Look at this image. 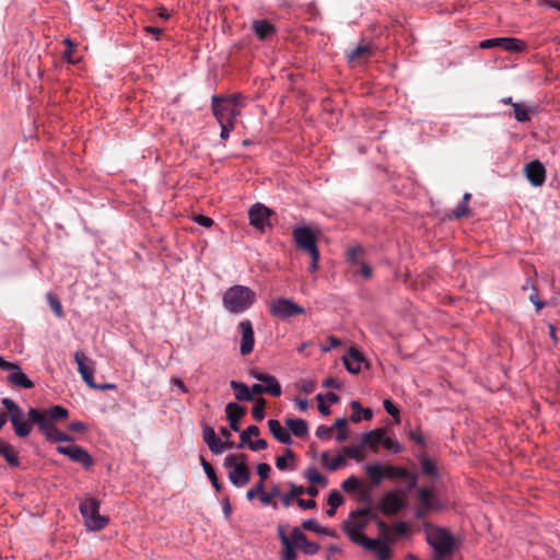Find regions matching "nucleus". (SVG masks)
I'll use <instances>...</instances> for the list:
<instances>
[{"label": "nucleus", "instance_id": "f257e3e1", "mask_svg": "<svg viewBox=\"0 0 560 560\" xmlns=\"http://www.w3.org/2000/svg\"><path fill=\"white\" fill-rule=\"evenodd\" d=\"M2 405L10 415L13 430L19 438L31 434L33 424L38 427L39 432L49 442H73L74 438L63 433L56 427V422L66 420L69 416L67 408L56 405L48 409L30 408L27 411L28 421L24 420L22 409L10 398H3Z\"/></svg>", "mask_w": 560, "mask_h": 560}, {"label": "nucleus", "instance_id": "f03ea898", "mask_svg": "<svg viewBox=\"0 0 560 560\" xmlns=\"http://www.w3.org/2000/svg\"><path fill=\"white\" fill-rule=\"evenodd\" d=\"M427 542L433 550V560H450L456 550V541L453 534L440 526L427 523L424 524Z\"/></svg>", "mask_w": 560, "mask_h": 560}, {"label": "nucleus", "instance_id": "7ed1b4c3", "mask_svg": "<svg viewBox=\"0 0 560 560\" xmlns=\"http://www.w3.org/2000/svg\"><path fill=\"white\" fill-rule=\"evenodd\" d=\"M375 520H377V514L370 506H365L352 511L348 518L343 521L341 527L353 544L361 546L365 542V539H370L362 532L371 521Z\"/></svg>", "mask_w": 560, "mask_h": 560}, {"label": "nucleus", "instance_id": "20e7f679", "mask_svg": "<svg viewBox=\"0 0 560 560\" xmlns=\"http://www.w3.org/2000/svg\"><path fill=\"white\" fill-rule=\"evenodd\" d=\"M255 302L256 293L242 284L229 288L222 296V304L231 314H242L249 310Z\"/></svg>", "mask_w": 560, "mask_h": 560}, {"label": "nucleus", "instance_id": "39448f33", "mask_svg": "<svg viewBox=\"0 0 560 560\" xmlns=\"http://www.w3.org/2000/svg\"><path fill=\"white\" fill-rule=\"evenodd\" d=\"M223 466L229 469V480L234 487L242 488L250 480V470L247 466V455L230 454L224 458Z\"/></svg>", "mask_w": 560, "mask_h": 560}, {"label": "nucleus", "instance_id": "423d86ee", "mask_svg": "<svg viewBox=\"0 0 560 560\" xmlns=\"http://www.w3.org/2000/svg\"><path fill=\"white\" fill-rule=\"evenodd\" d=\"M100 501L95 498H86L79 505L80 513L89 530H101L109 522L107 516L100 514Z\"/></svg>", "mask_w": 560, "mask_h": 560}, {"label": "nucleus", "instance_id": "0eeeda50", "mask_svg": "<svg viewBox=\"0 0 560 560\" xmlns=\"http://www.w3.org/2000/svg\"><path fill=\"white\" fill-rule=\"evenodd\" d=\"M269 312L273 317L289 319L296 315H303L305 308L287 298H278L270 303Z\"/></svg>", "mask_w": 560, "mask_h": 560}, {"label": "nucleus", "instance_id": "6e6552de", "mask_svg": "<svg viewBox=\"0 0 560 560\" xmlns=\"http://www.w3.org/2000/svg\"><path fill=\"white\" fill-rule=\"evenodd\" d=\"M0 370L9 371L7 381L15 387L31 389L34 387V383L27 377V375L20 369L16 363L5 361L0 355Z\"/></svg>", "mask_w": 560, "mask_h": 560}, {"label": "nucleus", "instance_id": "1a4fd4ad", "mask_svg": "<svg viewBox=\"0 0 560 560\" xmlns=\"http://www.w3.org/2000/svg\"><path fill=\"white\" fill-rule=\"evenodd\" d=\"M212 112L218 122L224 124H235V119L240 115V109L235 108L231 103H226L223 96L219 95L212 96Z\"/></svg>", "mask_w": 560, "mask_h": 560}, {"label": "nucleus", "instance_id": "9d476101", "mask_svg": "<svg viewBox=\"0 0 560 560\" xmlns=\"http://www.w3.org/2000/svg\"><path fill=\"white\" fill-rule=\"evenodd\" d=\"M293 240L296 247L307 254L319 252L316 243V235L307 226H299L293 230Z\"/></svg>", "mask_w": 560, "mask_h": 560}, {"label": "nucleus", "instance_id": "9b49d317", "mask_svg": "<svg viewBox=\"0 0 560 560\" xmlns=\"http://www.w3.org/2000/svg\"><path fill=\"white\" fill-rule=\"evenodd\" d=\"M56 451L68 456L72 462L81 464L85 469H90L94 464L93 457L82 446L75 444L58 445Z\"/></svg>", "mask_w": 560, "mask_h": 560}, {"label": "nucleus", "instance_id": "f8f14e48", "mask_svg": "<svg viewBox=\"0 0 560 560\" xmlns=\"http://www.w3.org/2000/svg\"><path fill=\"white\" fill-rule=\"evenodd\" d=\"M74 361L78 364V372L84 383L90 388L96 387L94 382V363L81 351H75Z\"/></svg>", "mask_w": 560, "mask_h": 560}, {"label": "nucleus", "instance_id": "ddd939ff", "mask_svg": "<svg viewBox=\"0 0 560 560\" xmlns=\"http://www.w3.org/2000/svg\"><path fill=\"white\" fill-rule=\"evenodd\" d=\"M271 214L272 211L261 203L254 205L248 211L250 224L260 231H262L266 226H271Z\"/></svg>", "mask_w": 560, "mask_h": 560}, {"label": "nucleus", "instance_id": "4468645a", "mask_svg": "<svg viewBox=\"0 0 560 560\" xmlns=\"http://www.w3.org/2000/svg\"><path fill=\"white\" fill-rule=\"evenodd\" d=\"M375 46L372 43L360 44L347 55V60L351 67L361 66L368 62L374 55Z\"/></svg>", "mask_w": 560, "mask_h": 560}, {"label": "nucleus", "instance_id": "2eb2a0df", "mask_svg": "<svg viewBox=\"0 0 560 560\" xmlns=\"http://www.w3.org/2000/svg\"><path fill=\"white\" fill-rule=\"evenodd\" d=\"M405 505L404 498L397 492L386 493L378 503V509L385 515L398 513Z\"/></svg>", "mask_w": 560, "mask_h": 560}, {"label": "nucleus", "instance_id": "dca6fc26", "mask_svg": "<svg viewBox=\"0 0 560 560\" xmlns=\"http://www.w3.org/2000/svg\"><path fill=\"white\" fill-rule=\"evenodd\" d=\"M238 328L242 334L240 350L243 355H247L253 351L255 346L253 325L250 320L245 319L238 324Z\"/></svg>", "mask_w": 560, "mask_h": 560}, {"label": "nucleus", "instance_id": "f3484780", "mask_svg": "<svg viewBox=\"0 0 560 560\" xmlns=\"http://www.w3.org/2000/svg\"><path fill=\"white\" fill-rule=\"evenodd\" d=\"M525 175L533 186L539 187L546 180V168L541 162L532 161L525 166Z\"/></svg>", "mask_w": 560, "mask_h": 560}, {"label": "nucleus", "instance_id": "a211bd4d", "mask_svg": "<svg viewBox=\"0 0 560 560\" xmlns=\"http://www.w3.org/2000/svg\"><path fill=\"white\" fill-rule=\"evenodd\" d=\"M363 363L368 365L364 355L357 348H350L347 355L343 357V364L352 374H358Z\"/></svg>", "mask_w": 560, "mask_h": 560}, {"label": "nucleus", "instance_id": "6ab92c4d", "mask_svg": "<svg viewBox=\"0 0 560 560\" xmlns=\"http://www.w3.org/2000/svg\"><path fill=\"white\" fill-rule=\"evenodd\" d=\"M291 537L296 548H300L306 555H315L319 549L317 544L307 540L306 535L299 527L292 529Z\"/></svg>", "mask_w": 560, "mask_h": 560}, {"label": "nucleus", "instance_id": "aec40b11", "mask_svg": "<svg viewBox=\"0 0 560 560\" xmlns=\"http://www.w3.org/2000/svg\"><path fill=\"white\" fill-rule=\"evenodd\" d=\"M252 30L259 40L266 42L276 35L277 28L267 20H255Z\"/></svg>", "mask_w": 560, "mask_h": 560}, {"label": "nucleus", "instance_id": "412c9836", "mask_svg": "<svg viewBox=\"0 0 560 560\" xmlns=\"http://www.w3.org/2000/svg\"><path fill=\"white\" fill-rule=\"evenodd\" d=\"M369 551H374L378 560H390L392 553L388 544L376 539H365V542L361 545Z\"/></svg>", "mask_w": 560, "mask_h": 560}, {"label": "nucleus", "instance_id": "4be33fe9", "mask_svg": "<svg viewBox=\"0 0 560 560\" xmlns=\"http://www.w3.org/2000/svg\"><path fill=\"white\" fill-rule=\"evenodd\" d=\"M226 419L230 422L231 430L238 432L240 420L245 416L246 409L236 402H229L225 407Z\"/></svg>", "mask_w": 560, "mask_h": 560}, {"label": "nucleus", "instance_id": "5701e85b", "mask_svg": "<svg viewBox=\"0 0 560 560\" xmlns=\"http://www.w3.org/2000/svg\"><path fill=\"white\" fill-rule=\"evenodd\" d=\"M268 428L273 438L280 443L287 445H291L293 443L290 432L281 425L279 420L270 419L268 421Z\"/></svg>", "mask_w": 560, "mask_h": 560}, {"label": "nucleus", "instance_id": "b1692460", "mask_svg": "<svg viewBox=\"0 0 560 560\" xmlns=\"http://www.w3.org/2000/svg\"><path fill=\"white\" fill-rule=\"evenodd\" d=\"M383 435H385L384 429H376L365 433L362 439V446L368 445L373 452H377L378 445L382 444Z\"/></svg>", "mask_w": 560, "mask_h": 560}, {"label": "nucleus", "instance_id": "393cba45", "mask_svg": "<svg viewBox=\"0 0 560 560\" xmlns=\"http://www.w3.org/2000/svg\"><path fill=\"white\" fill-rule=\"evenodd\" d=\"M364 469L373 487L380 486L385 478L384 467L381 464H369Z\"/></svg>", "mask_w": 560, "mask_h": 560}, {"label": "nucleus", "instance_id": "a878e982", "mask_svg": "<svg viewBox=\"0 0 560 560\" xmlns=\"http://www.w3.org/2000/svg\"><path fill=\"white\" fill-rule=\"evenodd\" d=\"M285 424L290 432L296 438H303L308 432L307 422L303 419L289 418L285 420Z\"/></svg>", "mask_w": 560, "mask_h": 560}, {"label": "nucleus", "instance_id": "bb28decb", "mask_svg": "<svg viewBox=\"0 0 560 560\" xmlns=\"http://www.w3.org/2000/svg\"><path fill=\"white\" fill-rule=\"evenodd\" d=\"M320 462L324 467H326L330 471H336L340 467L346 465V458L343 455L339 454L338 456L331 458L328 452H324L320 455Z\"/></svg>", "mask_w": 560, "mask_h": 560}, {"label": "nucleus", "instance_id": "cd10ccee", "mask_svg": "<svg viewBox=\"0 0 560 560\" xmlns=\"http://www.w3.org/2000/svg\"><path fill=\"white\" fill-rule=\"evenodd\" d=\"M352 409V415L350 417L351 421L354 423L360 422L362 419L371 420L373 417V412L371 409H363L359 401L354 400L350 404Z\"/></svg>", "mask_w": 560, "mask_h": 560}, {"label": "nucleus", "instance_id": "c85d7f7f", "mask_svg": "<svg viewBox=\"0 0 560 560\" xmlns=\"http://www.w3.org/2000/svg\"><path fill=\"white\" fill-rule=\"evenodd\" d=\"M290 491L282 495V504L284 508H289L294 499H301L300 497L305 493V488L298 486L293 482L288 483Z\"/></svg>", "mask_w": 560, "mask_h": 560}, {"label": "nucleus", "instance_id": "c756f323", "mask_svg": "<svg viewBox=\"0 0 560 560\" xmlns=\"http://www.w3.org/2000/svg\"><path fill=\"white\" fill-rule=\"evenodd\" d=\"M231 388L235 393V398L241 401H252L253 397L249 392V387L241 382L237 381H231L230 383Z\"/></svg>", "mask_w": 560, "mask_h": 560}, {"label": "nucleus", "instance_id": "7c9ffc66", "mask_svg": "<svg viewBox=\"0 0 560 560\" xmlns=\"http://www.w3.org/2000/svg\"><path fill=\"white\" fill-rule=\"evenodd\" d=\"M282 551H281V559L282 560H296L298 555L295 551V544L292 539V537H283L282 539Z\"/></svg>", "mask_w": 560, "mask_h": 560}, {"label": "nucleus", "instance_id": "2f4dec72", "mask_svg": "<svg viewBox=\"0 0 560 560\" xmlns=\"http://www.w3.org/2000/svg\"><path fill=\"white\" fill-rule=\"evenodd\" d=\"M0 454L4 457V459L7 460V463L10 466H12V467L19 466V464H20L19 456L12 445L4 442L3 446H1V448H0Z\"/></svg>", "mask_w": 560, "mask_h": 560}, {"label": "nucleus", "instance_id": "473e14b6", "mask_svg": "<svg viewBox=\"0 0 560 560\" xmlns=\"http://www.w3.org/2000/svg\"><path fill=\"white\" fill-rule=\"evenodd\" d=\"M200 464L207 475V477L209 478V480L211 481L213 488L217 490V491H221L222 489V483L219 481L218 479V476L215 474V470L213 469V467L211 466L210 463H208L202 456L200 457Z\"/></svg>", "mask_w": 560, "mask_h": 560}, {"label": "nucleus", "instance_id": "72a5a7b5", "mask_svg": "<svg viewBox=\"0 0 560 560\" xmlns=\"http://www.w3.org/2000/svg\"><path fill=\"white\" fill-rule=\"evenodd\" d=\"M302 527L306 530L314 532V533H317L320 535L332 536V537L336 536V534L332 529H330L328 527L319 526L315 520L304 521L302 523Z\"/></svg>", "mask_w": 560, "mask_h": 560}, {"label": "nucleus", "instance_id": "f704fd0d", "mask_svg": "<svg viewBox=\"0 0 560 560\" xmlns=\"http://www.w3.org/2000/svg\"><path fill=\"white\" fill-rule=\"evenodd\" d=\"M265 380L266 381H262L261 383L265 384L264 386L267 389V394H269L273 397H279L282 393V389H281V385L278 382V380L273 375H270V374H267Z\"/></svg>", "mask_w": 560, "mask_h": 560}, {"label": "nucleus", "instance_id": "c9c22d12", "mask_svg": "<svg viewBox=\"0 0 560 560\" xmlns=\"http://www.w3.org/2000/svg\"><path fill=\"white\" fill-rule=\"evenodd\" d=\"M376 525L378 527L380 538L377 540L385 541L386 544L393 542L395 537L393 535L392 528L383 521L377 517L375 520Z\"/></svg>", "mask_w": 560, "mask_h": 560}, {"label": "nucleus", "instance_id": "e433bc0d", "mask_svg": "<svg viewBox=\"0 0 560 560\" xmlns=\"http://www.w3.org/2000/svg\"><path fill=\"white\" fill-rule=\"evenodd\" d=\"M383 467H384L385 478L404 479L406 477H409V471L405 468L393 466V465H385Z\"/></svg>", "mask_w": 560, "mask_h": 560}, {"label": "nucleus", "instance_id": "4c0bfd02", "mask_svg": "<svg viewBox=\"0 0 560 560\" xmlns=\"http://www.w3.org/2000/svg\"><path fill=\"white\" fill-rule=\"evenodd\" d=\"M260 433V430L257 425H249L246 430L241 432L240 440L241 442L236 445L237 448H243L246 444L249 445V442H252V436H258Z\"/></svg>", "mask_w": 560, "mask_h": 560}, {"label": "nucleus", "instance_id": "58836bf2", "mask_svg": "<svg viewBox=\"0 0 560 560\" xmlns=\"http://www.w3.org/2000/svg\"><path fill=\"white\" fill-rule=\"evenodd\" d=\"M419 499L421 505H424L427 508L436 509L435 499L433 491L428 488H420L418 490Z\"/></svg>", "mask_w": 560, "mask_h": 560}, {"label": "nucleus", "instance_id": "ea45409f", "mask_svg": "<svg viewBox=\"0 0 560 560\" xmlns=\"http://www.w3.org/2000/svg\"><path fill=\"white\" fill-rule=\"evenodd\" d=\"M502 48L506 51L518 52L525 49V43L516 38L503 37Z\"/></svg>", "mask_w": 560, "mask_h": 560}, {"label": "nucleus", "instance_id": "a19ab883", "mask_svg": "<svg viewBox=\"0 0 560 560\" xmlns=\"http://www.w3.org/2000/svg\"><path fill=\"white\" fill-rule=\"evenodd\" d=\"M362 447H363L362 444L359 446H354V445L343 446L341 450V452H342L341 455H343L345 458L349 457V458L355 459L357 462H362L364 458V455L361 451Z\"/></svg>", "mask_w": 560, "mask_h": 560}, {"label": "nucleus", "instance_id": "79ce46f5", "mask_svg": "<svg viewBox=\"0 0 560 560\" xmlns=\"http://www.w3.org/2000/svg\"><path fill=\"white\" fill-rule=\"evenodd\" d=\"M305 476L307 480L313 485H319L322 487L327 485V478L318 472L315 468L308 469Z\"/></svg>", "mask_w": 560, "mask_h": 560}, {"label": "nucleus", "instance_id": "37998d69", "mask_svg": "<svg viewBox=\"0 0 560 560\" xmlns=\"http://www.w3.org/2000/svg\"><path fill=\"white\" fill-rule=\"evenodd\" d=\"M361 481L355 476H350L341 483V489L345 492H355L361 490Z\"/></svg>", "mask_w": 560, "mask_h": 560}, {"label": "nucleus", "instance_id": "c03bdc74", "mask_svg": "<svg viewBox=\"0 0 560 560\" xmlns=\"http://www.w3.org/2000/svg\"><path fill=\"white\" fill-rule=\"evenodd\" d=\"M46 298H47L48 304H49L51 311L55 313V315L58 318H62L65 316V314H63L62 305H61L59 299L51 293H48Z\"/></svg>", "mask_w": 560, "mask_h": 560}, {"label": "nucleus", "instance_id": "a18cd8bd", "mask_svg": "<svg viewBox=\"0 0 560 560\" xmlns=\"http://www.w3.org/2000/svg\"><path fill=\"white\" fill-rule=\"evenodd\" d=\"M514 117L520 122H525L529 120V112L530 109L523 106L522 104H513Z\"/></svg>", "mask_w": 560, "mask_h": 560}, {"label": "nucleus", "instance_id": "49530a36", "mask_svg": "<svg viewBox=\"0 0 560 560\" xmlns=\"http://www.w3.org/2000/svg\"><path fill=\"white\" fill-rule=\"evenodd\" d=\"M265 408H266V400L264 398H258L256 400L255 406L253 407L252 415L253 418L256 421H262L265 418Z\"/></svg>", "mask_w": 560, "mask_h": 560}, {"label": "nucleus", "instance_id": "de8ad7c7", "mask_svg": "<svg viewBox=\"0 0 560 560\" xmlns=\"http://www.w3.org/2000/svg\"><path fill=\"white\" fill-rule=\"evenodd\" d=\"M363 254V248L361 246H355V247H352L348 250L347 253V257H348V261L354 267L357 266L358 264H360L361 261H363L361 259V256Z\"/></svg>", "mask_w": 560, "mask_h": 560}, {"label": "nucleus", "instance_id": "09e8293b", "mask_svg": "<svg viewBox=\"0 0 560 560\" xmlns=\"http://www.w3.org/2000/svg\"><path fill=\"white\" fill-rule=\"evenodd\" d=\"M421 469L424 475L435 477L436 476V467L435 464L428 457H422L420 460Z\"/></svg>", "mask_w": 560, "mask_h": 560}, {"label": "nucleus", "instance_id": "8fccbe9b", "mask_svg": "<svg viewBox=\"0 0 560 560\" xmlns=\"http://www.w3.org/2000/svg\"><path fill=\"white\" fill-rule=\"evenodd\" d=\"M343 497L338 490H331L327 499V504L332 509H337L343 503Z\"/></svg>", "mask_w": 560, "mask_h": 560}, {"label": "nucleus", "instance_id": "3c124183", "mask_svg": "<svg viewBox=\"0 0 560 560\" xmlns=\"http://www.w3.org/2000/svg\"><path fill=\"white\" fill-rule=\"evenodd\" d=\"M293 459L294 458V452L291 448H287L283 456H279L276 459V466L280 470H284L288 468L287 459Z\"/></svg>", "mask_w": 560, "mask_h": 560}, {"label": "nucleus", "instance_id": "603ef678", "mask_svg": "<svg viewBox=\"0 0 560 560\" xmlns=\"http://www.w3.org/2000/svg\"><path fill=\"white\" fill-rule=\"evenodd\" d=\"M265 491V482L258 481L253 488L246 492L247 500L252 501Z\"/></svg>", "mask_w": 560, "mask_h": 560}, {"label": "nucleus", "instance_id": "864d4df0", "mask_svg": "<svg viewBox=\"0 0 560 560\" xmlns=\"http://www.w3.org/2000/svg\"><path fill=\"white\" fill-rule=\"evenodd\" d=\"M469 214H470L469 206H468V203L463 202V201H460V202L456 206V208H455V210H454V212H453V217H454L455 219H459V218H462V217H467V215H469Z\"/></svg>", "mask_w": 560, "mask_h": 560}, {"label": "nucleus", "instance_id": "5fc2aeb1", "mask_svg": "<svg viewBox=\"0 0 560 560\" xmlns=\"http://www.w3.org/2000/svg\"><path fill=\"white\" fill-rule=\"evenodd\" d=\"M355 267L358 269H354L352 272L353 275H361L363 278L369 279L372 276V268L365 264L364 261H361Z\"/></svg>", "mask_w": 560, "mask_h": 560}, {"label": "nucleus", "instance_id": "6e6d98bb", "mask_svg": "<svg viewBox=\"0 0 560 560\" xmlns=\"http://www.w3.org/2000/svg\"><path fill=\"white\" fill-rule=\"evenodd\" d=\"M502 44H503V37L490 38V39H485V40L480 42L479 47L481 49H490V48H494V47L502 48Z\"/></svg>", "mask_w": 560, "mask_h": 560}, {"label": "nucleus", "instance_id": "4d7b16f0", "mask_svg": "<svg viewBox=\"0 0 560 560\" xmlns=\"http://www.w3.org/2000/svg\"><path fill=\"white\" fill-rule=\"evenodd\" d=\"M382 444L386 450L392 451L393 453L400 452L399 443L393 440L392 438H386L385 435H383Z\"/></svg>", "mask_w": 560, "mask_h": 560}, {"label": "nucleus", "instance_id": "13d9d810", "mask_svg": "<svg viewBox=\"0 0 560 560\" xmlns=\"http://www.w3.org/2000/svg\"><path fill=\"white\" fill-rule=\"evenodd\" d=\"M383 406L385 410L396 419V422L399 421V409L396 407V405L390 399H385L383 401Z\"/></svg>", "mask_w": 560, "mask_h": 560}, {"label": "nucleus", "instance_id": "bf43d9fd", "mask_svg": "<svg viewBox=\"0 0 560 560\" xmlns=\"http://www.w3.org/2000/svg\"><path fill=\"white\" fill-rule=\"evenodd\" d=\"M332 432L334 428L322 424L316 429V436L320 440H329L332 435Z\"/></svg>", "mask_w": 560, "mask_h": 560}, {"label": "nucleus", "instance_id": "052dcab7", "mask_svg": "<svg viewBox=\"0 0 560 560\" xmlns=\"http://www.w3.org/2000/svg\"><path fill=\"white\" fill-rule=\"evenodd\" d=\"M208 447L214 454H221L224 451L225 444L219 439H214L213 442L208 443Z\"/></svg>", "mask_w": 560, "mask_h": 560}, {"label": "nucleus", "instance_id": "680f3d73", "mask_svg": "<svg viewBox=\"0 0 560 560\" xmlns=\"http://www.w3.org/2000/svg\"><path fill=\"white\" fill-rule=\"evenodd\" d=\"M271 468L268 464L261 463L257 465V474L260 477L259 481L265 482V480L269 477Z\"/></svg>", "mask_w": 560, "mask_h": 560}, {"label": "nucleus", "instance_id": "e2e57ef3", "mask_svg": "<svg viewBox=\"0 0 560 560\" xmlns=\"http://www.w3.org/2000/svg\"><path fill=\"white\" fill-rule=\"evenodd\" d=\"M202 438L205 443L208 445V443L213 442V440L217 439L218 436L213 428L206 425L202 430Z\"/></svg>", "mask_w": 560, "mask_h": 560}, {"label": "nucleus", "instance_id": "0e129e2a", "mask_svg": "<svg viewBox=\"0 0 560 560\" xmlns=\"http://www.w3.org/2000/svg\"><path fill=\"white\" fill-rule=\"evenodd\" d=\"M327 341H328V345H327V346H323V347H322V351H323V352H328V351H330L331 349H334V348H337V347L341 346V341H340V339H338V338H337V337H335V336H329V337L327 338Z\"/></svg>", "mask_w": 560, "mask_h": 560}, {"label": "nucleus", "instance_id": "69168bd1", "mask_svg": "<svg viewBox=\"0 0 560 560\" xmlns=\"http://www.w3.org/2000/svg\"><path fill=\"white\" fill-rule=\"evenodd\" d=\"M267 446H268V443L264 439H258L256 441H252V442H249V445H248V447L254 452L266 450Z\"/></svg>", "mask_w": 560, "mask_h": 560}, {"label": "nucleus", "instance_id": "338daca9", "mask_svg": "<svg viewBox=\"0 0 560 560\" xmlns=\"http://www.w3.org/2000/svg\"><path fill=\"white\" fill-rule=\"evenodd\" d=\"M219 125L221 127V133H220L221 139L228 140L230 137L231 130L234 129V122H230V124L219 122Z\"/></svg>", "mask_w": 560, "mask_h": 560}, {"label": "nucleus", "instance_id": "774afa93", "mask_svg": "<svg viewBox=\"0 0 560 560\" xmlns=\"http://www.w3.org/2000/svg\"><path fill=\"white\" fill-rule=\"evenodd\" d=\"M258 499L262 504L271 505L273 509H277V502L273 501L272 494L266 493L264 491Z\"/></svg>", "mask_w": 560, "mask_h": 560}]
</instances>
